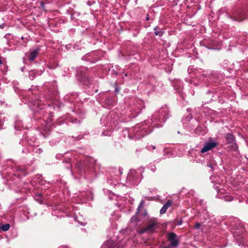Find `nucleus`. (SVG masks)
Instances as JSON below:
<instances>
[{
	"label": "nucleus",
	"mask_w": 248,
	"mask_h": 248,
	"mask_svg": "<svg viewBox=\"0 0 248 248\" xmlns=\"http://www.w3.org/2000/svg\"><path fill=\"white\" fill-rule=\"evenodd\" d=\"M169 111L166 106L161 108L158 111L152 115V124L156 127H161L163 124L168 118Z\"/></svg>",
	"instance_id": "nucleus-1"
},
{
	"label": "nucleus",
	"mask_w": 248,
	"mask_h": 248,
	"mask_svg": "<svg viewBox=\"0 0 248 248\" xmlns=\"http://www.w3.org/2000/svg\"><path fill=\"white\" fill-rule=\"evenodd\" d=\"M146 128L142 125L140 124H137L130 129L129 131V137L136 139H141L151 132L146 131Z\"/></svg>",
	"instance_id": "nucleus-2"
},
{
	"label": "nucleus",
	"mask_w": 248,
	"mask_h": 248,
	"mask_svg": "<svg viewBox=\"0 0 248 248\" xmlns=\"http://www.w3.org/2000/svg\"><path fill=\"white\" fill-rule=\"evenodd\" d=\"M157 223L155 221H152L150 222L146 227L141 228L139 232L140 234H142L145 232L152 233L154 232L155 230L156 229Z\"/></svg>",
	"instance_id": "nucleus-3"
},
{
	"label": "nucleus",
	"mask_w": 248,
	"mask_h": 248,
	"mask_svg": "<svg viewBox=\"0 0 248 248\" xmlns=\"http://www.w3.org/2000/svg\"><path fill=\"white\" fill-rule=\"evenodd\" d=\"M168 240L170 242V244L167 246L170 248L177 247L178 245V240L177 239V235L174 232H170L168 236Z\"/></svg>",
	"instance_id": "nucleus-4"
},
{
	"label": "nucleus",
	"mask_w": 248,
	"mask_h": 248,
	"mask_svg": "<svg viewBox=\"0 0 248 248\" xmlns=\"http://www.w3.org/2000/svg\"><path fill=\"white\" fill-rule=\"evenodd\" d=\"M217 145V143L215 141L206 142L204 147L202 149L201 152L202 153H205L216 147Z\"/></svg>",
	"instance_id": "nucleus-5"
},
{
	"label": "nucleus",
	"mask_w": 248,
	"mask_h": 248,
	"mask_svg": "<svg viewBox=\"0 0 248 248\" xmlns=\"http://www.w3.org/2000/svg\"><path fill=\"white\" fill-rule=\"evenodd\" d=\"M172 203V202L171 200H168L160 209V214H165L167 209L171 206Z\"/></svg>",
	"instance_id": "nucleus-6"
},
{
	"label": "nucleus",
	"mask_w": 248,
	"mask_h": 248,
	"mask_svg": "<svg viewBox=\"0 0 248 248\" xmlns=\"http://www.w3.org/2000/svg\"><path fill=\"white\" fill-rule=\"evenodd\" d=\"M40 49L37 48L35 50L30 51V55L29 56V60L30 61H33L37 57V55L39 52Z\"/></svg>",
	"instance_id": "nucleus-7"
},
{
	"label": "nucleus",
	"mask_w": 248,
	"mask_h": 248,
	"mask_svg": "<svg viewBox=\"0 0 248 248\" xmlns=\"http://www.w3.org/2000/svg\"><path fill=\"white\" fill-rule=\"evenodd\" d=\"M102 248H123L115 245L114 243L112 241H109V242H108L105 243L103 245Z\"/></svg>",
	"instance_id": "nucleus-8"
},
{
	"label": "nucleus",
	"mask_w": 248,
	"mask_h": 248,
	"mask_svg": "<svg viewBox=\"0 0 248 248\" xmlns=\"http://www.w3.org/2000/svg\"><path fill=\"white\" fill-rule=\"evenodd\" d=\"M225 138L228 143H233L235 141V137L232 134L228 133L226 134Z\"/></svg>",
	"instance_id": "nucleus-9"
},
{
	"label": "nucleus",
	"mask_w": 248,
	"mask_h": 248,
	"mask_svg": "<svg viewBox=\"0 0 248 248\" xmlns=\"http://www.w3.org/2000/svg\"><path fill=\"white\" fill-rule=\"evenodd\" d=\"M34 199L39 203H42L43 202L42 194L38 193L36 194L34 196Z\"/></svg>",
	"instance_id": "nucleus-10"
},
{
	"label": "nucleus",
	"mask_w": 248,
	"mask_h": 248,
	"mask_svg": "<svg viewBox=\"0 0 248 248\" xmlns=\"http://www.w3.org/2000/svg\"><path fill=\"white\" fill-rule=\"evenodd\" d=\"M243 225L241 224L239 225V228H237V230H239V232H234L233 233L234 235V237H235L236 236H237L238 234H239L240 233H241L243 231Z\"/></svg>",
	"instance_id": "nucleus-11"
},
{
	"label": "nucleus",
	"mask_w": 248,
	"mask_h": 248,
	"mask_svg": "<svg viewBox=\"0 0 248 248\" xmlns=\"http://www.w3.org/2000/svg\"><path fill=\"white\" fill-rule=\"evenodd\" d=\"M10 227V226L9 224H2L0 227V229H1V230H2L4 232H6L9 229Z\"/></svg>",
	"instance_id": "nucleus-12"
},
{
	"label": "nucleus",
	"mask_w": 248,
	"mask_h": 248,
	"mask_svg": "<svg viewBox=\"0 0 248 248\" xmlns=\"http://www.w3.org/2000/svg\"><path fill=\"white\" fill-rule=\"evenodd\" d=\"M29 77L30 78L31 80H33L35 78V75L33 71H30L29 72Z\"/></svg>",
	"instance_id": "nucleus-13"
},
{
	"label": "nucleus",
	"mask_w": 248,
	"mask_h": 248,
	"mask_svg": "<svg viewBox=\"0 0 248 248\" xmlns=\"http://www.w3.org/2000/svg\"><path fill=\"white\" fill-rule=\"evenodd\" d=\"M223 198H224L225 201H228V202H231L233 200L232 197L231 196L227 195V196H223Z\"/></svg>",
	"instance_id": "nucleus-14"
},
{
	"label": "nucleus",
	"mask_w": 248,
	"mask_h": 248,
	"mask_svg": "<svg viewBox=\"0 0 248 248\" xmlns=\"http://www.w3.org/2000/svg\"><path fill=\"white\" fill-rule=\"evenodd\" d=\"M111 131H108V130H105L103 132H102V135L103 136H110L111 135Z\"/></svg>",
	"instance_id": "nucleus-15"
},
{
	"label": "nucleus",
	"mask_w": 248,
	"mask_h": 248,
	"mask_svg": "<svg viewBox=\"0 0 248 248\" xmlns=\"http://www.w3.org/2000/svg\"><path fill=\"white\" fill-rule=\"evenodd\" d=\"M155 33L156 35L161 36L163 35V32L161 31H155Z\"/></svg>",
	"instance_id": "nucleus-16"
},
{
	"label": "nucleus",
	"mask_w": 248,
	"mask_h": 248,
	"mask_svg": "<svg viewBox=\"0 0 248 248\" xmlns=\"http://www.w3.org/2000/svg\"><path fill=\"white\" fill-rule=\"evenodd\" d=\"M201 226V224L199 222H196L195 225V228L196 229H199Z\"/></svg>",
	"instance_id": "nucleus-17"
},
{
	"label": "nucleus",
	"mask_w": 248,
	"mask_h": 248,
	"mask_svg": "<svg viewBox=\"0 0 248 248\" xmlns=\"http://www.w3.org/2000/svg\"><path fill=\"white\" fill-rule=\"evenodd\" d=\"M239 243V245H245V243H244V238H242L241 240V241Z\"/></svg>",
	"instance_id": "nucleus-18"
},
{
	"label": "nucleus",
	"mask_w": 248,
	"mask_h": 248,
	"mask_svg": "<svg viewBox=\"0 0 248 248\" xmlns=\"http://www.w3.org/2000/svg\"><path fill=\"white\" fill-rule=\"evenodd\" d=\"M149 19H150L149 16V15H147L146 17V20H149Z\"/></svg>",
	"instance_id": "nucleus-19"
},
{
	"label": "nucleus",
	"mask_w": 248,
	"mask_h": 248,
	"mask_svg": "<svg viewBox=\"0 0 248 248\" xmlns=\"http://www.w3.org/2000/svg\"><path fill=\"white\" fill-rule=\"evenodd\" d=\"M143 202H144V201H141V202L140 203V205L139 207H141L142 205Z\"/></svg>",
	"instance_id": "nucleus-20"
},
{
	"label": "nucleus",
	"mask_w": 248,
	"mask_h": 248,
	"mask_svg": "<svg viewBox=\"0 0 248 248\" xmlns=\"http://www.w3.org/2000/svg\"><path fill=\"white\" fill-rule=\"evenodd\" d=\"M207 166H208V167L211 168H212V166L211 164H207Z\"/></svg>",
	"instance_id": "nucleus-21"
},
{
	"label": "nucleus",
	"mask_w": 248,
	"mask_h": 248,
	"mask_svg": "<svg viewBox=\"0 0 248 248\" xmlns=\"http://www.w3.org/2000/svg\"><path fill=\"white\" fill-rule=\"evenodd\" d=\"M151 147L153 150H155V146L154 145H151Z\"/></svg>",
	"instance_id": "nucleus-22"
},
{
	"label": "nucleus",
	"mask_w": 248,
	"mask_h": 248,
	"mask_svg": "<svg viewBox=\"0 0 248 248\" xmlns=\"http://www.w3.org/2000/svg\"><path fill=\"white\" fill-rule=\"evenodd\" d=\"M37 150L38 151V152L39 153H41L42 152V150L41 149H38Z\"/></svg>",
	"instance_id": "nucleus-23"
},
{
	"label": "nucleus",
	"mask_w": 248,
	"mask_h": 248,
	"mask_svg": "<svg viewBox=\"0 0 248 248\" xmlns=\"http://www.w3.org/2000/svg\"><path fill=\"white\" fill-rule=\"evenodd\" d=\"M134 172H135V171L134 170H131L130 171V173L129 174V176H130V174H133Z\"/></svg>",
	"instance_id": "nucleus-24"
},
{
	"label": "nucleus",
	"mask_w": 248,
	"mask_h": 248,
	"mask_svg": "<svg viewBox=\"0 0 248 248\" xmlns=\"http://www.w3.org/2000/svg\"><path fill=\"white\" fill-rule=\"evenodd\" d=\"M3 26H4L3 24H2V25H0V28H1V29H3Z\"/></svg>",
	"instance_id": "nucleus-25"
},
{
	"label": "nucleus",
	"mask_w": 248,
	"mask_h": 248,
	"mask_svg": "<svg viewBox=\"0 0 248 248\" xmlns=\"http://www.w3.org/2000/svg\"><path fill=\"white\" fill-rule=\"evenodd\" d=\"M115 92H119V90H118V89L117 88L115 89Z\"/></svg>",
	"instance_id": "nucleus-26"
},
{
	"label": "nucleus",
	"mask_w": 248,
	"mask_h": 248,
	"mask_svg": "<svg viewBox=\"0 0 248 248\" xmlns=\"http://www.w3.org/2000/svg\"><path fill=\"white\" fill-rule=\"evenodd\" d=\"M234 146H235V150H236V149L237 148V146H236V143H234Z\"/></svg>",
	"instance_id": "nucleus-27"
},
{
	"label": "nucleus",
	"mask_w": 248,
	"mask_h": 248,
	"mask_svg": "<svg viewBox=\"0 0 248 248\" xmlns=\"http://www.w3.org/2000/svg\"><path fill=\"white\" fill-rule=\"evenodd\" d=\"M151 170L154 172L155 171V169H152Z\"/></svg>",
	"instance_id": "nucleus-28"
},
{
	"label": "nucleus",
	"mask_w": 248,
	"mask_h": 248,
	"mask_svg": "<svg viewBox=\"0 0 248 248\" xmlns=\"http://www.w3.org/2000/svg\"><path fill=\"white\" fill-rule=\"evenodd\" d=\"M2 64V61L0 59V65Z\"/></svg>",
	"instance_id": "nucleus-29"
},
{
	"label": "nucleus",
	"mask_w": 248,
	"mask_h": 248,
	"mask_svg": "<svg viewBox=\"0 0 248 248\" xmlns=\"http://www.w3.org/2000/svg\"><path fill=\"white\" fill-rule=\"evenodd\" d=\"M235 239H236V240H238V239L237 238V237H235Z\"/></svg>",
	"instance_id": "nucleus-30"
},
{
	"label": "nucleus",
	"mask_w": 248,
	"mask_h": 248,
	"mask_svg": "<svg viewBox=\"0 0 248 248\" xmlns=\"http://www.w3.org/2000/svg\"><path fill=\"white\" fill-rule=\"evenodd\" d=\"M156 27H155V28H154V30H156Z\"/></svg>",
	"instance_id": "nucleus-31"
}]
</instances>
